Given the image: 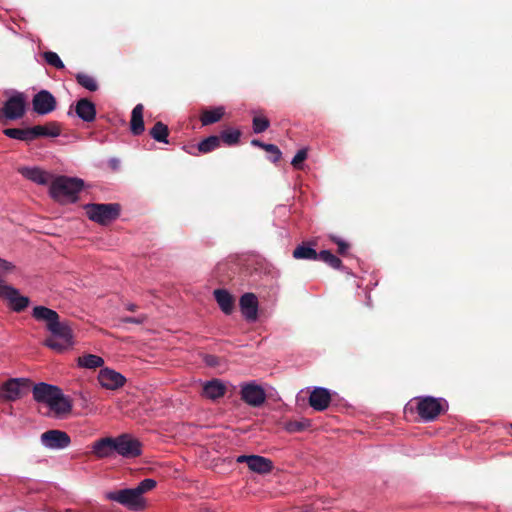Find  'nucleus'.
<instances>
[{"label": "nucleus", "mask_w": 512, "mask_h": 512, "mask_svg": "<svg viewBox=\"0 0 512 512\" xmlns=\"http://www.w3.org/2000/svg\"><path fill=\"white\" fill-rule=\"evenodd\" d=\"M157 485L154 479L146 478L134 488H125L106 493V499L115 501L131 511H143L146 506L144 494Z\"/></svg>", "instance_id": "f257e3e1"}, {"label": "nucleus", "mask_w": 512, "mask_h": 512, "mask_svg": "<svg viewBox=\"0 0 512 512\" xmlns=\"http://www.w3.org/2000/svg\"><path fill=\"white\" fill-rule=\"evenodd\" d=\"M83 187L84 181L80 178L58 176L50 184V195L61 204L74 203Z\"/></svg>", "instance_id": "f03ea898"}, {"label": "nucleus", "mask_w": 512, "mask_h": 512, "mask_svg": "<svg viewBox=\"0 0 512 512\" xmlns=\"http://www.w3.org/2000/svg\"><path fill=\"white\" fill-rule=\"evenodd\" d=\"M447 407V401L443 398L432 396L416 397L405 407V410L417 412L419 417L425 421H434Z\"/></svg>", "instance_id": "7ed1b4c3"}, {"label": "nucleus", "mask_w": 512, "mask_h": 512, "mask_svg": "<svg viewBox=\"0 0 512 512\" xmlns=\"http://www.w3.org/2000/svg\"><path fill=\"white\" fill-rule=\"evenodd\" d=\"M48 331L51 336L45 339L44 345L50 349L63 352L74 345L73 329L69 321H60L59 319Z\"/></svg>", "instance_id": "20e7f679"}, {"label": "nucleus", "mask_w": 512, "mask_h": 512, "mask_svg": "<svg viewBox=\"0 0 512 512\" xmlns=\"http://www.w3.org/2000/svg\"><path fill=\"white\" fill-rule=\"evenodd\" d=\"M85 209L90 220L101 225H107L119 217L121 206L118 203H91L87 204Z\"/></svg>", "instance_id": "39448f33"}, {"label": "nucleus", "mask_w": 512, "mask_h": 512, "mask_svg": "<svg viewBox=\"0 0 512 512\" xmlns=\"http://www.w3.org/2000/svg\"><path fill=\"white\" fill-rule=\"evenodd\" d=\"M25 113V98L23 94L18 93L10 97L0 109V123L7 125L9 121L21 119Z\"/></svg>", "instance_id": "423d86ee"}, {"label": "nucleus", "mask_w": 512, "mask_h": 512, "mask_svg": "<svg viewBox=\"0 0 512 512\" xmlns=\"http://www.w3.org/2000/svg\"><path fill=\"white\" fill-rule=\"evenodd\" d=\"M116 454L123 458H136L142 454V443L130 434L115 437Z\"/></svg>", "instance_id": "0eeeda50"}, {"label": "nucleus", "mask_w": 512, "mask_h": 512, "mask_svg": "<svg viewBox=\"0 0 512 512\" xmlns=\"http://www.w3.org/2000/svg\"><path fill=\"white\" fill-rule=\"evenodd\" d=\"M26 378H10L0 386V400L12 402L22 397V388L28 387Z\"/></svg>", "instance_id": "6e6552de"}, {"label": "nucleus", "mask_w": 512, "mask_h": 512, "mask_svg": "<svg viewBox=\"0 0 512 512\" xmlns=\"http://www.w3.org/2000/svg\"><path fill=\"white\" fill-rule=\"evenodd\" d=\"M241 400L251 407H260L266 401V392L255 382L244 383L240 390Z\"/></svg>", "instance_id": "1a4fd4ad"}, {"label": "nucleus", "mask_w": 512, "mask_h": 512, "mask_svg": "<svg viewBox=\"0 0 512 512\" xmlns=\"http://www.w3.org/2000/svg\"><path fill=\"white\" fill-rule=\"evenodd\" d=\"M32 106L38 115H47L56 109L57 101L51 92L41 90L34 95Z\"/></svg>", "instance_id": "9d476101"}, {"label": "nucleus", "mask_w": 512, "mask_h": 512, "mask_svg": "<svg viewBox=\"0 0 512 512\" xmlns=\"http://www.w3.org/2000/svg\"><path fill=\"white\" fill-rule=\"evenodd\" d=\"M42 444L50 449H64L71 443L70 436L61 430H48L41 435Z\"/></svg>", "instance_id": "9b49d317"}, {"label": "nucleus", "mask_w": 512, "mask_h": 512, "mask_svg": "<svg viewBox=\"0 0 512 512\" xmlns=\"http://www.w3.org/2000/svg\"><path fill=\"white\" fill-rule=\"evenodd\" d=\"M237 462L246 463L251 471L258 474H268L273 469V462L259 455H240Z\"/></svg>", "instance_id": "f8f14e48"}, {"label": "nucleus", "mask_w": 512, "mask_h": 512, "mask_svg": "<svg viewBox=\"0 0 512 512\" xmlns=\"http://www.w3.org/2000/svg\"><path fill=\"white\" fill-rule=\"evenodd\" d=\"M91 453L98 459L115 457L117 455L115 437H104L94 441Z\"/></svg>", "instance_id": "ddd939ff"}, {"label": "nucleus", "mask_w": 512, "mask_h": 512, "mask_svg": "<svg viewBox=\"0 0 512 512\" xmlns=\"http://www.w3.org/2000/svg\"><path fill=\"white\" fill-rule=\"evenodd\" d=\"M98 381L103 388L108 390H116L124 386L126 383V378L113 369L103 368L98 374Z\"/></svg>", "instance_id": "4468645a"}, {"label": "nucleus", "mask_w": 512, "mask_h": 512, "mask_svg": "<svg viewBox=\"0 0 512 512\" xmlns=\"http://www.w3.org/2000/svg\"><path fill=\"white\" fill-rule=\"evenodd\" d=\"M60 388L44 382L38 383L33 387V398L40 403H46L48 406L60 395Z\"/></svg>", "instance_id": "2eb2a0df"}, {"label": "nucleus", "mask_w": 512, "mask_h": 512, "mask_svg": "<svg viewBox=\"0 0 512 512\" xmlns=\"http://www.w3.org/2000/svg\"><path fill=\"white\" fill-rule=\"evenodd\" d=\"M240 309L244 318L248 321H255L258 315V299L253 293H245L239 301Z\"/></svg>", "instance_id": "dca6fc26"}, {"label": "nucleus", "mask_w": 512, "mask_h": 512, "mask_svg": "<svg viewBox=\"0 0 512 512\" xmlns=\"http://www.w3.org/2000/svg\"><path fill=\"white\" fill-rule=\"evenodd\" d=\"M330 402L331 394L326 388L316 387L310 393L309 405L317 411H323L328 408Z\"/></svg>", "instance_id": "f3484780"}, {"label": "nucleus", "mask_w": 512, "mask_h": 512, "mask_svg": "<svg viewBox=\"0 0 512 512\" xmlns=\"http://www.w3.org/2000/svg\"><path fill=\"white\" fill-rule=\"evenodd\" d=\"M75 114L84 122H93L96 119V106L88 98H81L74 106Z\"/></svg>", "instance_id": "a211bd4d"}, {"label": "nucleus", "mask_w": 512, "mask_h": 512, "mask_svg": "<svg viewBox=\"0 0 512 512\" xmlns=\"http://www.w3.org/2000/svg\"><path fill=\"white\" fill-rule=\"evenodd\" d=\"M225 384L219 379H212L203 384L201 395L212 401L223 397L226 393Z\"/></svg>", "instance_id": "6ab92c4d"}, {"label": "nucleus", "mask_w": 512, "mask_h": 512, "mask_svg": "<svg viewBox=\"0 0 512 512\" xmlns=\"http://www.w3.org/2000/svg\"><path fill=\"white\" fill-rule=\"evenodd\" d=\"M32 141L40 137H58L61 134V125L56 121L44 125L31 127Z\"/></svg>", "instance_id": "aec40b11"}, {"label": "nucleus", "mask_w": 512, "mask_h": 512, "mask_svg": "<svg viewBox=\"0 0 512 512\" xmlns=\"http://www.w3.org/2000/svg\"><path fill=\"white\" fill-rule=\"evenodd\" d=\"M19 173L25 178L40 185L47 184L52 178L51 174L38 167H22L19 168Z\"/></svg>", "instance_id": "412c9836"}, {"label": "nucleus", "mask_w": 512, "mask_h": 512, "mask_svg": "<svg viewBox=\"0 0 512 512\" xmlns=\"http://www.w3.org/2000/svg\"><path fill=\"white\" fill-rule=\"evenodd\" d=\"M32 316L37 321L45 322L47 330L60 319L56 311L45 306H35L32 311Z\"/></svg>", "instance_id": "4be33fe9"}, {"label": "nucleus", "mask_w": 512, "mask_h": 512, "mask_svg": "<svg viewBox=\"0 0 512 512\" xmlns=\"http://www.w3.org/2000/svg\"><path fill=\"white\" fill-rule=\"evenodd\" d=\"M213 294L222 312L230 315L234 310L233 296L225 289H216Z\"/></svg>", "instance_id": "5701e85b"}, {"label": "nucleus", "mask_w": 512, "mask_h": 512, "mask_svg": "<svg viewBox=\"0 0 512 512\" xmlns=\"http://www.w3.org/2000/svg\"><path fill=\"white\" fill-rule=\"evenodd\" d=\"M143 111L144 106L142 104H137L131 113L130 130L135 136L141 135L145 130Z\"/></svg>", "instance_id": "b1692460"}, {"label": "nucleus", "mask_w": 512, "mask_h": 512, "mask_svg": "<svg viewBox=\"0 0 512 512\" xmlns=\"http://www.w3.org/2000/svg\"><path fill=\"white\" fill-rule=\"evenodd\" d=\"M225 114L223 106L214 107L212 109H204L200 114V121L203 126L212 125L222 119Z\"/></svg>", "instance_id": "393cba45"}, {"label": "nucleus", "mask_w": 512, "mask_h": 512, "mask_svg": "<svg viewBox=\"0 0 512 512\" xmlns=\"http://www.w3.org/2000/svg\"><path fill=\"white\" fill-rule=\"evenodd\" d=\"M49 407L55 414L65 415L71 412L72 402L68 397L64 396L60 390V395L56 396L55 400L50 403Z\"/></svg>", "instance_id": "a878e982"}, {"label": "nucleus", "mask_w": 512, "mask_h": 512, "mask_svg": "<svg viewBox=\"0 0 512 512\" xmlns=\"http://www.w3.org/2000/svg\"><path fill=\"white\" fill-rule=\"evenodd\" d=\"M77 364L81 368L96 369L104 365V360L98 355L84 354L77 358Z\"/></svg>", "instance_id": "bb28decb"}, {"label": "nucleus", "mask_w": 512, "mask_h": 512, "mask_svg": "<svg viewBox=\"0 0 512 512\" xmlns=\"http://www.w3.org/2000/svg\"><path fill=\"white\" fill-rule=\"evenodd\" d=\"M3 134L11 139H16L24 142L32 141L31 127L27 128H6Z\"/></svg>", "instance_id": "cd10ccee"}, {"label": "nucleus", "mask_w": 512, "mask_h": 512, "mask_svg": "<svg viewBox=\"0 0 512 512\" xmlns=\"http://www.w3.org/2000/svg\"><path fill=\"white\" fill-rule=\"evenodd\" d=\"M150 136L157 142L168 144L169 128L166 124L158 121L149 131Z\"/></svg>", "instance_id": "c85d7f7f"}, {"label": "nucleus", "mask_w": 512, "mask_h": 512, "mask_svg": "<svg viewBox=\"0 0 512 512\" xmlns=\"http://www.w3.org/2000/svg\"><path fill=\"white\" fill-rule=\"evenodd\" d=\"M318 255L319 253H317L315 249L305 244L298 245L293 251V257L295 259L318 260Z\"/></svg>", "instance_id": "c756f323"}, {"label": "nucleus", "mask_w": 512, "mask_h": 512, "mask_svg": "<svg viewBox=\"0 0 512 512\" xmlns=\"http://www.w3.org/2000/svg\"><path fill=\"white\" fill-rule=\"evenodd\" d=\"M220 146V137L216 135H211L205 139H203L197 146V149L200 153L206 154L209 153Z\"/></svg>", "instance_id": "7c9ffc66"}, {"label": "nucleus", "mask_w": 512, "mask_h": 512, "mask_svg": "<svg viewBox=\"0 0 512 512\" xmlns=\"http://www.w3.org/2000/svg\"><path fill=\"white\" fill-rule=\"evenodd\" d=\"M75 78L80 86L91 92H95L99 88L96 79L86 73H77Z\"/></svg>", "instance_id": "2f4dec72"}, {"label": "nucleus", "mask_w": 512, "mask_h": 512, "mask_svg": "<svg viewBox=\"0 0 512 512\" xmlns=\"http://www.w3.org/2000/svg\"><path fill=\"white\" fill-rule=\"evenodd\" d=\"M242 133L239 129H225L220 133V142L223 141L228 146L236 145L241 137Z\"/></svg>", "instance_id": "473e14b6"}, {"label": "nucleus", "mask_w": 512, "mask_h": 512, "mask_svg": "<svg viewBox=\"0 0 512 512\" xmlns=\"http://www.w3.org/2000/svg\"><path fill=\"white\" fill-rule=\"evenodd\" d=\"M308 427H310V421L307 419L289 420L284 424V429L289 433L302 432Z\"/></svg>", "instance_id": "72a5a7b5"}, {"label": "nucleus", "mask_w": 512, "mask_h": 512, "mask_svg": "<svg viewBox=\"0 0 512 512\" xmlns=\"http://www.w3.org/2000/svg\"><path fill=\"white\" fill-rule=\"evenodd\" d=\"M318 259L334 269H340L343 266L341 259L332 254L329 250H322L318 255Z\"/></svg>", "instance_id": "f704fd0d"}, {"label": "nucleus", "mask_w": 512, "mask_h": 512, "mask_svg": "<svg viewBox=\"0 0 512 512\" xmlns=\"http://www.w3.org/2000/svg\"><path fill=\"white\" fill-rule=\"evenodd\" d=\"M43 58L46 61V63L56 69L62 70L65 68L64 63L58 56L56 52L53 51H46L43 53Z\"/></svg>", "instance_id": "c9c22d12"}, {"label": "nucleus", "mask_w": 512, "mask_h": 512, "mask_svg": "<svg viewBox=\"0 0 512 512\" xmlns=\"http://www.w3.org/2000/svg\"><path fill=\"white\" fill-rule=\"evenodd\" d=\"M270 126V121L265 116H254L252 120V128L254 133L259 134L266 131Z\"/></svg>", "instance_id": "e433bc0d"}, {"label": "nucleus", "mask_w": 512, "mask_h": 512, "mask_svg": "<svg viewBox=\"0 0 512 512\" xmlns=\"http://www.w3.org/2000/svg\"><path fill=\"white\" fill-rule=\"evenodd\" d=\"M307 158V150L306 149H300L296 155L292 159V166L296 169L301 168V164L306 160Z\"/></svg>", "instance_id": "4c0bfd02"}, {"label": "nucleus", "mask_w": 512, "mask_h": 512, "mask_svg": "<svg viewBox=\"0 0 512 512\" xmlns=\"http://www.w3.org/2000/svg\"><path fill=\"white\" fill-rule=\"evenodd\" d=\"M263 150L272 155V162L275 163L281 159L282 153L278 146L274 144H267L266 146H263Z\"/></svg>", "instance_id": "58836bf2"}, {"label": "nucleus", "mask_w": 512, "mask_h": 512, "mask_svg": "<svg viewBox=\"0 0 512 512\" xmlns=\"http://www.w3.org/2000/svg\"><path fill=\"white\" fill-rule=\"evenodd\" d=\"M330 239L338 246V253L342 256H345L348 249L350 248V245L337 236H330Z\"/></svg>", "instance_id": "ea45409f"}, {"label": "nucleus", "mask_w": 512, "mask_h": 512, "mask_svg": "<svg viewBox=\"0 0 512 512\" xmlns=\"http://www.w3.org/2000/svg\"><path fill=\"white\" fill-rule=\"evenodd\" d=\"M14 268H15V266L11 262H8V261L0 258V278H1V280L4 281L3 277H5L8 273L13 271Z\"/></svg>", "instance_id": "a19ab883"}, {"label": "nucleus", "mask_w": 512, "mask_h": 512, "mask_svg": "<svg viewBox=\"0 0 512 512\" xmlns=\"http://www.w3.org/2000/svg\"><path fill=\"white\" fill-rule=\"evenodd\" d=\"M147 319L146 315H140L138 317H124L121 319L124 323L142 324Z\"/></svg>", "instance_id": "79ce46f5"}, {"label": "nucleus", "mask_w": 512, "mask_h": 512, "mask_svg": "<svg viewBox=\"0 0 512 512\" xmlns=\"http://www.w3.org/2000/svg\"><path fill=\"white\" fill-rule=\"evenodd\" d=\"M251 144H252L253 146L259 147V148H261V149H263V146H266V145H267L266 143L261 142L260 140H257V139H253V140L251 141Z\"/></svg>", "instance_id": "37998d69"}, {"label": "nucleus", "mask_w": 512, "mask_h": 512, "mask_svg": "<svg viewBox=\"0 0 512 512\" xmlns=\"http://www.w3.org/2000/svg\"><path fill=\"white\" fill-rule=\"evenodd\" d=\"M136 309H137V305H135V304H129L127 306V310H129V311L134 312V311H136Z\"/></svg>", "instance_id": "c03bdc74"}, {"label": "nucleus", "mask_w": 512, "mask_h": 512, "mask_svg": "<svg viewBox=\"0 0 512 512\" xmlns=\"http://www.w3.org/2000/svg\"><path fill=\"white\" fill-rule=\"evenodd\" d=\"M213 360H214V357H213V356H207V357H206V362H207V364H209V365H212V364H213Z\"/></svg>", "instance_id": "a18cd8bd"}, {"label": "nucleus", "mask_w": 512, "mask_h": 512, "mask_svg": "<svg viewBox=\"0 0 512 512\" xmlns=\"http://www.w3.org/2000/svg\"><path fill=\"white\" fill-rule=\"evenodd\" d=\"M202 512H213V511H210V510H204V511H202Z\"/></svg>", "instance_id": "49530a36"}]
</instances>
